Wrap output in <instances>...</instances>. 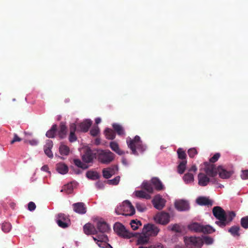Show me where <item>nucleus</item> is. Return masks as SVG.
Masks as SVG:
<instances>
[{"label": "nucleus", "mask_w": 248, "mask_h": 248, "mask_svg": "<svg viewBox=\"0 0 248 248\" xmlns=\"http://www.w3.org/2000/svg\"><path fill=\"white\" fill-rule=\"evenodd\" d=\"M126 143L128 147L131 150V154L136 155H138L137 149L141 152H143L146 149V146L142 144L140 137L137 135L133 139L130 137L127 138Z\"/></svg>", "instance_id": "1"}, {"label": "nucleus", "mask_w": 248, "mask_h": 248, "mask_svg": "<svg viewBox=\"0 0 248 248\" xmlns=\"http://www.w3.org/2000/svg\"><path fill=\"white\" fill-rule=\"evenodd\" d=\"M117 215L125 216H132L135 213V209L132 203L128 200L124 201L122 204L117 206L115 209Z\"/></svg>", "instance_id": "2"}, {"label": "nucleus", "mask_w": 248, "mask_h": 248, "mask_svg": "<svg viewBox=\"0 0 248 248\" xmlns=\"http://www.w3.org/2000/svg\"><path fill=\"white\" fill-rule=\"evenodd\" d=\"M96 158L99 162L108 164L114 159L115 155L108 149H99L97 150Z\"/></svg>", "instance_id": "3"}, {"label": "nucleus", "mask_w": 248, "mask_h": 248, "mask_svg": "<svg viewBox=\"0 0 248 248\" xmlns=\"http://www.w3.org/2000/svg\"><path fill=\"white\" fill-rule=\"evenodd\" d=\"M226 212L220 206H215L213 208V214L215 217L218 220L215 223L221 228L225 227Z\"/></svg>", "instance_id": "4"}, {"label": "nucleus", "mask_w": 248, "mask_h": 248, "mask_svg": "<svg viewBox=\"0 0 248 248\" xmlns=\"http://www.w3.org/2000/svg\"><path fill=\"white\" fill-rule=\"evenodd\" d=\"M184 241L187 247L201 248L203 245L202 238L200 237H185Z\"/></svg>", "instance_id": "5"}, {"label": "nucleus", "mask_w": 248, "mask_h": 248, "mask_svg": "<svg viewBox=\"0 0 248 248\" xmlns=\"http://www.w3.org/2000/svg\"><path fill=\"white\" fill-rule=\"evenodd\" d=\"M113 229L118 235L124 238H130L134 235V233L126 230L125 227L121 223H115Z\"/></svg>", "instance_id": "6"}, {"label": "nucleus", "mask_w": 248, "mask_h": 248, "mask_svg": "<svg viewBox=\"0 0 248 248\" xmlns=\"http://www.w3.org/2000/svg\"><path fill=\"white\" fill-rule=\"evenodd\" d=\"M56 222L58 226L62 228H67L70 224L68 216L62 213L58 214Z\"/></svg>", "instance_id": "7"}, {"label": "nucleus", "mask_w": 248, "mask_h": 248, "mask_svg": "<svg viewBox=\"0 0 248 248\" xmlns=\"http://www.w3.org/2000/svg\"><path fill=\"white\" fill-rule=\"evenodd\" d=\"M170 218L169 214L164 212L158 213L154 217L155 222L162 225L167 224L170 222Z\"/></svg>", "instance_id": "8"}, {"label": "nucleus", "mask_w": 248, "mask_h": 248, "mask_svg": "<svg viewBox=\"0 0 248 248\" xmlns=\"http://www.w3.org/2000/svg\"><path fill=\"white\" fill-rule=\"evenodd\" d=\"M159 231V229L155 225L147 224L144 226L143 232L146 233L149 237L150 236H156Z\"/></svg>", "instance_id": "9"}, {"label": "nucleus", "mask_w": 248, "mask_h": 248, "mask_svg": "<svg viewBox=\"0 0 248 248\" xmlns=\"http://www.w3.org/2000/svg\"><path fill=\"white\" fill-rule=\"evenodd\" d=\"M204 171L207 175L211 177H215L217 174V168L213 164H210L207 162L204 163Z\"/></svg>", "instance_id": "10"}, {"label": "nucleus", "mask_w": 248, "mask_h": 248, "mask_svg": "<svg viewBox=\"0 0 248 248\" xmlns=\"http://www.w3.org/2000/svg\"><path fill=\"white\" fill-rule=\"evenodd\" d=\"M152 203L155 208L160 210L165 206L166 201L160 195H156L153 200Z\"/></svg>", "instance_id": "11"}, {"label": "nucleus", "mask_w": 248, "mask_h": 248, "mask_svg": "<svg viewBox=\"0 0 248 248\" xmlns=\"http://www.w3.org/2000/svg\"><path fill=\"white\" fill-rule=\"evenodd\" d=\"M96 227L98 232H99L101 234H105V233L108 232L110 230L108 225L103 220L97 221Z\"/></svg>", "instance_id": "12"}, {"label": "nucleus", "mask_w": 248, "mask_h": 248, "mask_svg": "<svg viewBox=\"0 0 248 248\" xmlns=\"http://www.w3.org/2000/svg\"><path fill=\"white\" fill-rule=\"evenodd\" d=\"M175 208L179 211H184L189 210L188 202L185 200H180L176 201L174 203Z\"/></svg>", "instance_id": "13"}, {"label": "nucleus", "mask_w": 248, "mask_h": 248, "mask_svg": "<svg viewBox=\"0 0 248 248\" xmlns=\"http://www.w3.org/2000/svg\"><path fill=\"white\" fill-rule=\"evenodd\" d=\"M96 157V153H93L91 149H88L82 156V159L86 164L92 162L93 159Z\"/></svg>", "instance_id": "14"}, {"label": "nucleus", "mask_w": 248, "mask_h": 248, "mask_svg": "<svg viewBox=\"0 0 248 248\" xmlns=\"http://www.w3.org/2000/svg\"><path fill=\"white\" fill-rule=\"evenodd\" d=\"M73 210L79 214H84L86 213V207L83 202H79L73 204Z\"/></svg>", "instance_id": "15"}, {"label": "nucleus", "mask_w": 248, "mask_h": 248, "mask_svg": "<svg viewBox=\"0 0 248 248\" xmlns=\"http://www.w3.org/2000/svg\"><path fill=\"white\" fill-rule=\"evenodd\" d=\"M84 232L87 235L97 234L98 231L95 226L91 223H86L83 226Z\"/></svg>", "instance_id": "16"}, {"label": "nucleus", "mask_w": 248, "mask_h": 248, "mask_svg": "<svg viewBox=\"0 0 248 248\" xmlns=\"http://www.w3.org/2000/svg\"><path fill=\"white\" fill-rule=\"evenodd\" d=\"M198 184L202 186H206L210 182L208 175L203 173H200L198 175Z\"/></svg>", "instance_id": "17"}, {"label": "nucleus", "mask_w": 248, "mask_h": 248, "mask_svg": "<svg viewBox=\"0 0 248 248\" xmlns=\"http://www.w3.org/2000/svg\"><path fill=\"white\" fill-rule=\"evenodd\" d=\"M53 143L51 140H47L46 144L44 145V149L45 154L49 158H52L53 156L51 149L53 147Z\"/></svg>", "instance_id": "18"}, {"label": "nucleus", "mask_w": 248, "mask_h": 248, "mask_svg": "<svg viewBox=\"0 0 248 248\" xmlns=\"http://www.w3.org/2000/svg\"><path fill=\"white\" fill-rule=\"evenodd\" d=\"M217 173H218L219 177L222 179H228L231 177L232 174L231 171H227L221 166L217 167Z\"/></svg>", "instance_id": "19"}, {"label": "nucleus", "mask_w": 248, "mask_h": 248, "mask_svg": "<svg viewBox=\"0 0 248 248\" xmlns=\"http://www.w3.org/2000/svg\"><path fill=\"white\" fill-rule=\"evenodd\" d=\"M197 203L200 205L212 206L213 202L211 200L205 197H200L197 199Z\"/></svg>", "instance_id": "20"}, {"label": "nucleus", "mask_w": 248, "mask_h": 248, "mask_svg": "<svg viewBox=\"0 0 248 248\" xmlns=\"http://www.w3.org/2000/svg\"><path fill=\"white\" fill-rule=\"evenodd\" d=\"M109 147L111 149L119 155H123L124 152L122 151L119 147V146L116 141H111L109 143Z\"/></svg>", "instance_id": "21"}, {"label": "nucleus", "mask_w": 248, "mask_h": 248, "mask_svg": "<svg viewBox=\"0 0 248 248\" xmlns=\"http://www.w3.org/2000/svg\"><path fill=\"white\" fill-rule=\"evenodd\" d=\"M115 169L114 168H107L104 169L102 170L103 177L106 179L110 178L115 174Z\"/></svg>", "instance_id": "22"}, {"label": "nucleus", "mask_w": 248, "mask_h": 248, "mask_svg": "<svg viewBox=\"0 0 248 248\" xmlns=\"http://www.w3.org/2000/svg\"><path fill=\"white\" fill-rule=\"evenodd\" d=\"M56 169L58 172L62 174H65L68 172V166L63 163H58L56 165Z\"/></svg>", "instance_id": "23"}, {"label": "nucleus", "mask_w": 248, "mask_h": 248, "mask_svg": "<svg viewBox=\"0 0 248 248\" xmlns=\"http://www.w3.org/2000/svg\"><path fill=\"white\" fill-rule=\"evenodd\" d=\"M92 124V121L89 120H86L83 121V122L81 123L79 126L80 130L84 132H87L89 128L91 126Z\"/></svg>", "instance_id": "24"}, {"label": "nucleus", "mask_w": 248, "mask_h": 248, "mask_svg": "<svg viewBox=\"0 0 248 248\" xmlns=\"http://www.w3.org/2000/svg\"><path fill=\"white\" fill-rule=\"evenodd\" d=\"M67 134V127L65 124L61 123L60 125L59 130L58 131V136L60 139L64 138Z\"/></svg>", "instance_id": "25"}, {"label": "nucleus", "mask_w": 248, "mask_h": 248, "mask_svg": "<svg viewBox=\"0 0 248 248\" xmlns=\"http://www.w3.org/2000/svg\"><path fill=\"white\" fill-rule=\"evenodd\" d=\"M236 214L233 211H228L225 213V226L229 225L235 217Z\"/></svg>", "instance_id": "26"}, {"label": "nucleus", "mask_w": 248, "mask_h": 248, "mask_svg": "<svg viewBox=\"0 0 248 248\" xmlns=\"http://www.w3.org/2000/svg\"><path fill=\"white\" fill-rule=\"evenodd\" d=\"M149 240V236L146 234V233H144L143 231L142 232V234H140L138 239V244L143 245L147 243Z\"/></svg>", "instance_id": "27"}, {"label": "nucleus", "mask_w": 248, "mask_h": 248, "mask_svg": "<svg viewBox=\"0 0 248 248\" xmlns=\"http://www.w3.org/2000/svg\"><path fill=\"white\" fill-rule=\"evenodd\" d=\"M112 127L118 135L124 136L125 135L124 129L121 125L118 124H113Z\"/></svg>", "instance_id": "28"}, {"label": "nucleus", "mask_w": 248, "mask_h": 248, "mask_svg": "<svg viewBox=\"0 0 248 248\" xmlns=\"http://www.w3.org/2000/svg\"><path fill=\"white\" fill-rule=\"evenodd\" d=\"M152 183L157 190L160 191L163 189V185L159 179L157 178H153L152 179Z\"/></svg>", "instance_id": "29"}, {"label": "nucleus", "mask_w": 248, "mask_h": 248, "mask_svg": "<svg viewBox=\"0 0 248 248\" xmlns=\"http://www.w3.org/2000/svg\"><path fill=\"white\" fill-rule=\"evenodd\" d=\"M240 228L238 226H233L228 230V232L234 237H239L240 236L239 231Z\"/></svg>", "instance_id": "30"}, {"label": "nucleus", "mask_w": 248, "mask_h": 248, "mask_svg": "<svg viewBox=\"0 0 248 248\" xmlns=\"http://www.w3.org/2000/svg\"><path fill=\"white\" fill-rule=\"evenodd\" d=\"M201 232L204 234H211L215 232L214 229L212 226L209 225H202Z\"/></svg>", "instance_id": "31"}, {"label": "nucleus", "mask_w": 248, "mask_h": 248, "mask_svg": "<svg viewBox=\"0 0 248 248\" xmlns=\"http://www.w3.org/2000/svg\"><path fill=\"white\" fill-rule=\"evenodd\" d=\"M104 133L107 139L112 140L115 139L116 134L115 132L111 129L107 128L105 129Z\"/></svg>", "instance_id": "32"}, {"label": "nucleus", "mask_w": 248, "mask_h": 248, "mask_svg": "<svg viewBox=\"0 0 248 248\" xmlns=\"http://www.w3.org/2000/svg\"><path fill=\"white\" fill-rule=\"evenodd\" d=\"M202 225L200 223L194 222L189 225L188 228L191 231H193L196 232H201L202 230Z\"/></svg>", "instance_id": "33"}, {"label": "nucleus", "mask_w": 248, "mask_h": 248, "mask_svg": "<svg viewBox=\"0 0 248 248\" xmlns=\"http://www.w3.org/2000/svg\"><path fill=\"white\" fill-rule=\"evenodd\" d=\"M73 162L75 166L81 169L82 170H86L89 168V166L85 163H83L79 159H74Z\"/></svg>", "instance_id": "34"}, {"label": "nucleus", "mask_w": 248, "mask_h": 248, "mask_svg": "<svg viewBox=\"0 0 248 248\" xmlns=\"http://www.w3.org/2000/svg\"><path fill=\"white\" fill-rule=\"evenodd\" d=\"M57 129L56 124H53L51 129L48 130L46 133V136L49 138H53L55 137L56 132Z\"/></svg>", "instance_id": "35"}, {"label": "nucleus", "mask_w": 248, "mask_h": 248, "mask_svg": "<svg viewBox=\"0 0 248 248\" xmlns=\"http://www.w3.org/2000/svg\"><path fill=\"white\" fill-rule=\"evenodd\" d=\"M135 193V196L138 198H144L147 200L151 199V196L143 190L136 191Z\"/></svg>", "instance_id": "36"}, {"label": "nucleus", "mask_w": 248, "mask_h": 248, "mask_svg": "<svg viewBox=\"0 0 248 248\" xmlns=\"http://www.w3.org/2000/svg\"><path fill=\"white\" fill-rule=\"evenodd\" d=\"M186 160H182L180 161L177 167V170L179 173L183 174L185 172L186 168Z\"/></svg>", "instance_id": "37"}, {"label": "nucleus", "mask_w": 248, "mask_h": 248, "mask_svg": "<svg viewBox=\"0 0 248 248\" xmlns=\"http://www.w3.org/2000/svg\"><path fill=\"white\" fill-rule=\"evenodd\" d=\"M93 238L96 243H98L100 241H108V237L105 234L97 233L95 237L93 236Z\"/></svg>", "instance_id": "38"}, {"label": "nucleus", "mask_w": 248, "mask_h": 248, "mask_svg": "<svg viewBox=\"0 0 248 248\" xmlns=\"http://www.w3.org/2000/svg\"><path fill=\"white\" fill-rule=\"evenodd\" d=\"M86 177L89 179L95 180L98 179L99 176L97 172L90 170L86 172Z\"/></svg>", "instance_id": "39"}, {"label": "nucleus", "mask_w": 248, "mask_h": 248, "mask_svg": "<svg viewBox=\"0 0 248 248\" xmlns=\"http://www.w3.org/2000/svg\"><path fill=\"white\" fill-rule=\"evenodd\" d=\"M69 148L64 144H61L59 147V152L61 155H67L69 153Z\"/></svg>", "instance_id": "40"}, {"label": "nucleus", "mask_w": 248, "mask_h": 248, "mask_svg": "<svg viewBox=\"0 0 248 248\" xmlns=\"http://www.w3.org/2000/svg\"><path fill=\"white\" fill-rule=\"evenodd\" d=\"M183 180L186 184L192 183L194 181V176L190 172L186 173L184 175Z\"/></svg>", "instance_id": "41"}, {"label": "nucleus", "mask_w": 248, "mask_h": 248, "mask_svg": "<svg viewBox=\"0 0 248 248\" xmlns=\"http://www.w3.org/2000/svg\"><path fill=\"white\" fill-rule=\"evenodd\" d=\"M72 191L73 186L71 183L64 185L61 190V192H64L67 194L71 193Z\"/></svg>", "instance_id": "42"}, {"label": "nucleus", "mask_w": 248, "mask_h": 248, "mask_svg": "<svg viewBox=\"0 0 248 248\" xmlns=\"http://www.w3.org/2000/svg\"><path fill=\"white\" fill-rule=\"evenodd\" d=\"M11 228L12 225L9 222H4L1 224V230L5 233L9 232Z\"/></svg>", "instance_id": "43"}, {"label": "nucleus", "mask_w": 248, "mask_h": 248, "mask_svg": "<svg viewBox=\"0 0 248 248\" xmlns=\"http://www.w3.org/2000/svg\"><path fill=\"white\" fill-rule=\"evenodd\" d=\"M142 187L149 193L153 192V188L152 185L148 182H143L142 184Z\"/></svg>", "instance_id": "44"}, {"label": "nucleus", "mask_w": 248, "mask_h": 248, "mask_svg": "<svg viewBox=\"0 0 248 248\" xmlns=\"http://www.w3.org/2000/svg\"><path fill=\"white\" fill-rule=\"evenodd\" d=\"M131 227L133 230H136L138 229L139 226L142 225L141 222L139 220H132L130 223Z\"/></svg>", "instance_id": "45"}, {"label": "nucleus", "mask_w": 248, "mask_h": 248, "mask_svg": "<svg viewBox=\"0 0 248 248\" xmlns=\"http://www.w3.org/2000/svg\"><path fill=\"white\" fill-rule=\"evenodd\" d=\"M178 157L182 160H186V154L185 152L181 148H179L177 150Z\"/></svg>", "instance_id": "46"}, {"label": "nucleus", "mask_w": 248, "mask_h": 248, "mask_svg": "<svg viewBox=\"0 0 248 248\" xmlns=\"http://www.w3.org/2000/svg\"><path fill=\"white\" fill-rule=\"evenodd\" d=\"M241 226L245 229H248V216H246L241 219Z\"/></svg>", "instance_id": "47"}, {"label": "nucleus", "mask_w": 248, "mask_h": 248, "mask_svg": "<svg viewBox=\"0 0 248 248\" xmlns=\"http://www.w3.org/2000/svg\"><path fill=\"white\" fill-rule=\"evenodd\" d=\"M204 243L207 245H212L214 242V239L209 236H204L202 238Z\"/></svg>", "instance_id": "48"}, {"label": "nucleus", "mask_w": 248, "mask_h": 248, "mask_svg": "<svg viewBox=\"0 0 248 248\" xmlns=\"http://www.w3.org/2000/svg\"><path fill=\"white\" fill-rule=\"evenodd\" d=\"M120 179V176H117L113 179L107 180V183L109 185H116L119 183Z\"/></svg>", "instance_id": "49"}, {"label": "nucleus", "mask_w": 248, "mask_h": 248, "mask_svg": "<svg viewBox=\"0 0 248 248\" xmlns=\"http://www.w3.org/2000/svg\"><path fill=\"white\" fill-rule=\"evenodd\" d=\"M187 153L190 158H193L195 155H197L198 151L196 148H192L188 150Z\"/></svg>", "instance_id": "50"}, {"label": "nucleus", "mask_w": 248, "mask_h": 248, "mask_svg": "<svg viewBox=\"0 0 248 248\" xmlns=\"http://www.w3.org/2000/svg\"><path fill=\"white\" fill-rule=\"evenodd\" d=\"M99 132V129L98 126L93 127L90 130V134L93 136H96Z\"/></svg>", "instance_id": "51"}, {"label": "nucleus", "mask_w": 248, "mask_h": 248, "mask_svg": "<svg viewBox=\"0 0 248 248\" xmlns=\"http://www.w3.org/2000/svg\"><path fill=\"white\" fill-rule=\"evenodd\" d=\"M24 143H29L30 144H31L32 146H36L38 143V141L36 139H32L31 140H25Z\"/></svg>", "instance_id": "52"}, {"label": "nucleus", "mask_w": 248, "mask_h": 248, "mask_svg": "<svg viewBox=\"0 0 248 248\" xmlns=\"http://www.w3.org/2000/svg\"><path fill=\"white\" fill-rule=\"evenodd\" d=\"M220 156V154L219 153H216L213 157H212L210 159V162L211 163L216 162Z\"/></svg>", "instance_id": "53"}, {"label": "nucleus", "mask_w": 248, "mask_h": 248, "mask_svg": "<svg viewBox=\"0 0 248 248\" xmlns=\"http://www.w3.org/2000/svg\"><path fill=\"white\" fill-rule=\"evenodd\" d=\"M136 207L137 210L141 212L144 211L146 209V208L144 206V205L140 203H137L136 204Z\"/></svg>", "instance_id": "54"}, {"label": "nucleus", "mask_w": 248, "mask_h": 248, "mask_svg": "<svg viewBox=\"0 0 248 248\" xmlns=\"http://www.w3.org/2000/svg\"><path fill=\"white\" fill-rule=\"evenodd\" d=\"M22 139L18 136L16 134H14L13 139L10 141L11 144H14L16 142H19Z\"/></svg>", "instance_id": "55"}, {"label": "nucleus", "mask_w": 248, "mask_h": 248, "mask_svg": "<svg viewBox=\"0 0 248 248\" xmlns=\"http://www.w3.org/2000/svg\"><path fill=\"white\" fill-rule=\"evenodd\" d=\"M28 208L29 210H30L31 211H34L36 208V205L33 202H30L28 203Z\"/></svg>", "instance_id": "56"}, {"label": "nucleus", "mask_w": 248, "mask_h": 248, "mask_svg": "<svg viewBox=\"0 0 248 248\" xmlns=\"http://www.w3.org/2000/svg\"><path fill=\"white\" fill-rule=\"evenodd\" d=\"M241 177L242 179H248V170H242Z\"/></svg>", "instance_id": "57"}, {"label": "nucleus", "mask_w": 248, "mask_h": 248, "mask_svg": "<svg viewBox=\"0 0 248 248\" xmlns=\"http://www.w3.org/2000/svg\"><path fill=\"white\" fill-rule=\"evenodd\" d=\"M69 140L71 142L75 141L77 140V137L75 133L70 132Z\"/></svg>", "instance_id": "58"}, {"label": "nucleus", "mask_w": 248, "mask_h": 248, "mask_svg": "<svg viewBox=\"0 0 248 248\" xmlns=\"http://www.w3.org/2000/svg\"><path fill=\"white\" fill-rule=\"evenodd\" d=\"M108 241H100L99 242H96V244L97 245L100 247L102 248H106V246L105 244H107V242Z\"/></svg>", "instance_id": "59"}, {"label": "nucleus", "mask_w": 248, "mask_h": 248, "mask_svg": "<svg viewBox=\"0 0 248 248\" xmlns=\"http://www.w3.org/2000/svg\"><path fill=\"white\" fill-rule=\"evenodd\" d=\"M171 230L172 231H175L177 232H181V229L180 226L176 224L173 225Z\"/></svg>", "instance_id": "60"}, {"label": "nucleus", "mask_w": 248, "mask_h": 248, "mask_svg": "<svg viewBox=\"0 0 248 248\" xmlns=\"http://www.w3.org/2000/svg\"><path fill=\"white\" fill-rule=\"evenodd\" d=\"M77 126L75 124L72 123L70 125V132L75 133Z\"/></svg>", "instance_id": "61"}, {"label": "nucleus", "mask_w": 248, "mask_h": 248, "mask_svg": "<svg viewBox=\"0 0 248 248\" xmlns=\"http://www.w3.org/2000/svg\"><path fill=\"white\" fill-rule=\"evenodd\" d=\"M74 173L76 174H79L82 173V170L79 169L75 168L74 167H71Z\"/></svg>", "instance_id": "62"}, {"label": "nucleus", "mask_w": 248, "mask_h": 248, "mask_svg": "<svg viewBox=\"0 0 248 248\" xmlns=\"http://www.w3.org/2000/svg\"><path fill=\"white\" fill-rule=\"evenodd\" d=\"M197 170V168L195 165H193L191 166V167L188 169V172L193 171L195 172Z\"/></svg>", "instance_id": "63"}, {"label": "nucleus", "mask_w": 248, "mask_h": 248, "mask_svg": "<svg viewBox=\"0 0 248 248\" xmlns=\"http://www.w3.org/2000/svg\"><path fill=\"white\" fill-rule=\"evenodd\" d=\"M96 186L100 189H102L104 187V184L100 182H98L96 183Z\"/></svg>", "instance_id": "64"}]
</instances>
